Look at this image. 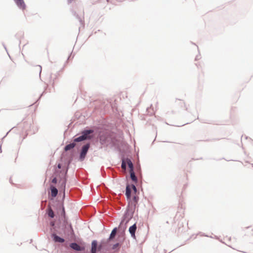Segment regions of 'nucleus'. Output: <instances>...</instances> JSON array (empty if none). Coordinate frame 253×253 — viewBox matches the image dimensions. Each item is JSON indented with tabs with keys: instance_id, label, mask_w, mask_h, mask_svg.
<instances>
[{
	"instance_id": "obj_10",
	"label": "nucleus",
	"mask_w": 253,
	"mask_h": 253,
	"mask_svg": "<svg viewBox=\"0 0 253 253\" xmlns=\"http://www.w3.org/2000/svg\"><path fill=\"white\" fill-rule=\"evenodd\" d=\"M75 145L76 144L75 143L69 144L65 146L64 149L66 151H67L68 150H71V149H73L75 146Z\"/></svg>"
},
{
	"instance_id": "obj_17",
	"label": "nucleus",
	"mask_w": 253,
	"mask_h": 253,
	"mask_svg": "<svg viewBox=\"0 0 253 253\" xmlns=\"http://www.w3.org/2000/svg\"><path fill=\"white\" fill-rule=\"evenodd\" d=\"M119 246V243H117L115 245H113V249H116L117 247H118Z\"/></svg>"
},
{
	"instance_id": "obj_11",
	"label": "nucleus",
	"mask_w": 253,
	"mask_h": 253,
	"mask_svg": "<svg viewBox=\"0 0 253 253\" xmlns=\"http://www.w3.org/2000/svg\"><path fill=\"white\" fill-rule=\"evenodd\" d=\"M127 164L130 169V170L132 171L133 170V164L130 159H127L126 160Z\"/></svg>"
},
{
	"instance_id": "obj_21",
	"label": "nucleus",
	"mask_w": 253,
	"mask_h": 253,
	"mask_svg": "<svg viewBox=\"0 0 253 253\" xmlns=\"http://www.w3.org/2000/svg\"><path fill=\"white\" fill-rule=\"evenodd\" d=\"M61 165L60 164H58V169H61Z\"/></svg>"
},
{
	"instance_id": "obj_20",
	"label": "nucleus",
	"mask_w": 253,
	"mask_h": 253,
	"mask_svg": "<svg viewBox=\"0 0 253 253\" xmlns=\"http://www.w3.org/2000/svg\"><path fill=\"white\" fill-rule=\"evenodd\" d=\"M102 246L101 245H100L98 247V250H100L101 249Z\"/></svg>"
},
{
	"instance_id": "obj_2",
	"label": "nucleus",
	"mask_w": 253,
	"mask_h": 253,
	"mask_svg": "<svg viewBox=\"0 0 253 253\" xmlns=\"http://www.w3.org/2000/svg\"><path fill=\"white\" fill-rule=\"evenodd\" d=\"M89 148V144H86V145H84L82 149V151L80 154V160L81 161H83L85 157L86 154L88 150V149Z\"/></svg>"
},
{
	"instance_id": "obj_14",
	"label": "nucleus",
	"mask_w": 253,
	"mask_h": 253,
	"mask_svg": "<svg viewBox=\"0 0 253 253\" xmlns=\"http://www.w3.org/2000/svg\"><path fill=\"white\" fill-rule=\"evenodd\" d=\"M48 214V216H50V217L53 218L54 217V212L51 209H50L49 210Z\"/></svg>"
},
{
	"instance_id": "obj_13",
	"label": "nucleus",
	"mask_w": 253,
	"mask_h": 253,
	"mask_svg": "<svg viewBox=\"0 0 253 253\" xmlns=\"http://www.w3.org/2000/svg\"><path fill=\"white\" fill-rule=\"evenodd\" d=\"M117 228H115L111 232V233L109 239H112L115 236L117 233Z\"/></svg>"
},
{
	"instance_id": "obj_7",
	"label": "nucleus",
	"mask_w": 253,
	"mask_h": 253,
	"mask_svg": "<svg viewBox=\"0 0 253 253\" xmlns=\"http://www.w3.org/2000/svg\"><path fill=\"white\" fill-rule=\"evenodd\" d=\"M14 1L19 7L22 9H24L25 8V4L23 0H14Z\"/></svg>"
},
{
	"instance_id": "obj_4",
	"label": "nucleus",
	"mask_w": 253,
	"mask_h": 253,
	"mask_svg": "<svg viewBox=\"0 0 253 253\" xmlns=\"http://www.w3.org/2000/svg\"><path fill=\"white\" fill-rule=\"evenodd\" d=\"M136 228H137V227H136V225L135 224H134L133 225L130 226L129 228V232L133 238L135 237V233Z\"/></svg>"
},
{
	"instance_id": "obj_16",
	"label": "nucleus",
	"mask_w": 253,
	"mask_h": 253,
	"mask_svg": "<svg viewBox=\"0 0 253 253\" xmlns=\"http://www.w3.org/2000/svg\"><path fill=\"white\" fill-rule=\"evenodd\" d=\"M138 200V197L136 196H134L133 197V201L135 203H136L137 202V201Z\"/></svg>"
},
{
	"instance_id": "obj_19",
	"label": "nucleus",
	"mask_w": 253,
	"mask_h": 253,
	"mask_svg": "<svg viewBox=\"0 0 253 253\" xmlns=\"http://www.w3.org/2000/svg\"><path fill=\"white\" fill-rule=\"evenodd\" d=\"M65 184H66V181H65V180H64V181L62 182V186L64 187V188H65Z\"/></svg>"
},
{
	"instance_id": "obj_6",
	"label": "nucleus",
	"mask_w": 253,
	"mask_h": 253,
	"mask_svg": "<svg viewBox=\"0 0 253 253\" xmlns=\"http://www.w3.org/2000/svg\"><path fill=\"white\" fill-rule=\"evenodd\" d=\"M70 247L74 250L80 251L83 250V248L81 247L77 243H71L70 245Z\"/></svg>"
},
{
	"instance_id": "obj_8",
	"label": "nucleus",
	"mask_w": 253,
	"mask_h": 253,
	"mask_svg": "<svg viewBox=\"0 0 253 253\" xmlns=\"http://www.w3.org/2000/svg\"><path fill=\"white\" fill-rule=\"evenodd\" d=\"M52 236L53 237V240L55 242L63 243L64 242V240L63 238H60L55 234H53Z\"/></svg>"
},
{
	"instance_id": "obj_15",
	"label": "nucleus",
	"mask_w": 253,
	"mask_h": 253,
	"mask_svg": "<svg viewBox=\"0 0 253 253\" xmlns=\"http://www.w3.org/2000/svg\"><path fill=\"white\" fill-rule=\"evenodd\" d=\"M121 166H122V168L123 169H126V163L124 161H123Z\"/></svg>"
},
{
	"instance_id": "obj_12",
	"label": "nucleus",
	"mask_w": 253,
	"mask_h": 253,
	"mask_svg": "<svg viewBox=\"0 0 253 253\" xmlns=\"http://www.w3.org/2000/svg\"><path fill=\"white\" fill-rule=\"evenodd\" d=\"M130 178L132 179V180L133 181L136 182L137 177L135 175V173L133 171V170H132V171L130 170Z\"/></svg>"
},
{
	"instance_id": "obj_18",
	"label": "nucleus",
	"mask_w": 253,
	"mask_h": 253,
	"mask_svg": "<svg viewBox=\"0 0 253 253\" xmlns=\"http://www.w3.org/2000/svg\"><path fill=\"white\" fill-rule=\"evenodd\" d=\"M52 182L53 183H57V179L56 178H54L52 180Z\"/></svg>"
},
{
	"instance_id": "obj_9",
	"label": "nucleus",
	"mask_w": 253,
	"mask_h": 253,
	"mask_svg": "<svg viewBox=\"0 0 253 253\" xmlns=\"http://www.w3.org/2000/svg\"><path fill=\"white\" fill-rule=\"evenodd\" d=\"M51 196L53 197H56L58 193L57 189L54 187H51Z\"/></svg>"
},
{
	"instance_id": "obj_1",
	"label": "nucleus",
	"mask_w": 253,
	"mask_h": 253,
	"mask_svg": "<svg viewBox=\"0 0 253 253\" xmlns=\"http://www.w3.org/2000/svg\"><path fill=\"white\" fill-rule=\"evenodd\" d=\"M93 132L92 130H87L83 132V135L74 139L75 142H80L86 139L89 138L88 135Z\"/></svg>"
},
{
	"instance_id": "obj_3",
	"label": "nucleus",
	"mask_w": 253,
	"mask_h": 253,
	"mask_svg": "<svg viewBox=\"0 0 253 253\" xmlns=\"http://www.w3.org/2000/svg\"><path fill=\"white\" fill-rule=\"evenodd\" d=\"M131 188L133 189L134 193L136 192L137 189L136 187L134 185H132L131 187L127 185L126 187V195L127 199H129L130 198V194L131 191Z\"/></svg>"
},
{
	"instance_id": "obj_5",
	"label": "nucleus",
	"mask_w": 253,
	"mask_h": 253,
	"mask_svg": "<svg viewBox=\"0 0 253 253\" xmlns=\"http://www.w3.org/2000/svg\"><path fill=\"white\" fill-rule=\"evenodd\" d=\"M97 250V242L96 240H94L91 243V253H96Z\"/></svg>"
}]
</instances>
